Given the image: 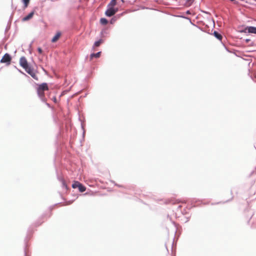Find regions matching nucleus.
I'll use <instances>...</instances> for the list:
<instances>
[{"mask_svg":"<svg viewBox=\"0 0 256 256\" xmlns=\"http://www.w3.org/2000/svg\"><path fill=\"white\" fill-rule=\"evenodd\" d=\"M20 66L24 69L26 72L30 74L34 79L38 80V78L34 72L32 68L29 66L27 60L24 56H22L20 59Z\"/></svg>","mask_w":256,"mask_h":256,"instance_id":"nucleus-1","label":"nucleus"},{"mask_svg":"<svg viewBox=\"0 0 256 256\" xmlns=\"http://www.w3.org/2000/svg\"><path fill=\"white\" fill-rule=\"evenodd\" d=\"M48 90V85L46 83L44 82L38 85L37 94L42 100L45 101L44 92Z\"/></svg>","mask_w":256,"mask_h":256,"instance_id":"nucleus-2","label":"nucleus"},{"mask_svg":"<svg viewBox=\"0 0 256 256\" xmlns=\"http://www.w3.org/2000/svg\"><path fill=\"white\" fill-rule=\"evenodd\" d=\"M12 60V58L8 54H6L2 56V58L0 60V62L2 63H6V65L8 66L10 64V62Z\"/></svg>","mask_w":256,"mask_h":256,"instance_id":"nucleus-3","label":"nucleus"},{"mask_svg":"<svg viewBox=\"0 0 256 256\" xmlns=\"http://www.w3.org/2000/svg\"><path fill=\"white\" fill-rule=\"evenodd\" d=\"M243 32L245 33H252L256 34V27L254 26H246L244 28Z\"/></svg>","mask_w":256,"mask_h":256,"instance_id":"nucleus-4","label":"nucleus"},{"mask_svg":"<svg viewBox=\"0 0 256 256\" xmlns=\"http://www.w3.org/2000/svg\"><path fill=\"white\" fill-rule=\"evenodd\" d=\"M117 12V10L114 9L113 8H110L106 12V15L108 16H114Z\"/></svg>","mask_w":256,"mask_h":256,"instance_id":"nucleus-5","label":"nucleus"},{"mask_svg":"<svg viewBox=\"0 0 256 256\" xmlns=\"http://www.w3.org/2000/svg\"><path fill=\"white\" fill-rule=\"evenodd\" d=\"M61 36V33L60 32H56V35L53 37V38L52 40V42H56L60 37Z\"/></svg>","mask_w":256,"mask_h":256,"instance_id":"nucleus-6","label":"nucleus"},{"mask_svg":"<svg viewBox=\"0 0 256 256\" xmlns=\"http://www.w3.org/2000/svg\"><path fill=\"white\" fill-rule=\"evenodd\" d=\"M34 12H30L27 16L24 17L22 18L23 21H26L30 19L34 16Z\"/></svg>","mask_w":256,"mask_h":256,"instance_id":"nucleus-7","label":"nucleus"},{"mask_svg":"<svg viewBox=\"0 0 256 256\" xmlns=\"http://www.w3.org/2000/svg\"><path fill=\"white\" fill-rule=\"evenodd\" d=\"M100 54H101V52H98L96 54H90V60H92V58H98L100 56Z\"/></svg>","mask_w":256,"mask_h":256,"instance_id":"nucleus-8","label":"nucleus"},{"mask_svg":"<svg viewBox=\"0 0 256 256\" xmlns=\"http://www.w3.org/2000/svg\"><path fill=\"white\" fill-rule=\"evenodd\" d=\"M214 36L220 40H222V36L216 31L214 32Z\"/></svg>","mask_w":256,"mask_h":256,"instance_id":"nucleus-9","label":"nucleus"},{"mask_svg":"<svg viewBox=\"0 0 256 256\" xmlns=\"http://www.w3.org/2000/svg\"><path fill=\"white\" fill-rule=\"evenodd\" d=\"M102 42L103 40H99L96 42L94 44V48L99 46Z\"/></svg>","mask_w":256,"mask_h":256,"instance_id":"nucleus-10","label":"nucleus"},{"mask_svg":"<svg viewBox=\"0 0 256 256\" xmlns=\"http://www.w3.org/2000/svg\"><path fill=\"white\" fill-rule=\"evenodd\" d=\"M78 188L80 192H84L86 190V188L83 186L82 184H80V186L78 187Z\"/></svg>","mask_w":256,"mask_h":256,"instance_id":"nucleus-11","label":"nucleus"},{"mask_svg":"<svg viewBox=\"0 0 256 256\" xmlns=\"http://www.w3.org/2000/svg\"><path fill=\"white\" fill-rule=\"evenodd\" d=\"M80 184V183L78 181H75L74 184H72V187L74 188H78V187Z\"/></svg>","mask_w":256,"mask_h":256,"instance_id":"nucleus-12","label":"nucleus"},{"mask_svg":"<svg viewBox=\"0 0 256 256\" xmlns=\"http://www.w3.org/2000/svg\"><path fill=\"white\" fill-rule=\"evenodd\" d=\"M100 22L102 24H106L108 22V20L105 18H102L100 20Z\"/></svg>","mask_w":256,"mask_h":256,"instance_id":"nucleus-13","label":"nucleus"},{"mask_svg":"<svg viewBox=\"0 0 256 256\" xmlns=\"http://www.w3.org/2000/svg\"><path fill=\"white\" fill-rule=\"evenodd\" d=\"M116 0H112L109 4V6H110V8H112L113 6L116 5Z\"/></svg>","mask_w":256,"mask_h":256,"instance_id":"nucleus-14","label":"nucleus"},{"mask_svg":"<svg viewBox=\"0 0 256 256\" xmlns=\"http://www.w3.org/2000/svg\"><path fill=\"white\" fill-rule=\"evenodd\" d=\"M22 2L24 4V7L26 8L28 6L29 4L30 0H22Z\"/></svg>","mask_w":256,"mask_h":256,"instance_id":"nucleus-15","label":"nucleus"},{"mask_svg":"<svg viewBox=\"0 0 256 256\" xmlns=\"http://www.w3.org/2000/svg\"><path fill=\"white\" fill-rule=\"evenodd\" d=\"M168 201H169L168 203H172V204H174L179 202L178 200H168Z\"/></svg>","mask_w":256,"mask_h":256,"instance_id":"nucleus-16","label":"nucleus"},{"mask_svg":"<svg viewBox=\"0 0 256 256\" xmlns=\"http://www.w3.org/2000/svg\"><path fill=\"white\" fill-rule=\"evenodd\" d=\"M187 1V2L188 3V4L189 5H190L192 4V2H194V0H186Z\"/></svg>","mask_w":256,"mask_h":256,"instance_id":"nucleus-17","label":"nucleus"},{"mask_svg":"<svg viewBox=\"0 0 256 256\" xmlns=\"http://www.w3.org/2000/svg\"><path fill=\"white\" fill-rule=\"evenodd\" d=\"M38 50L39 54H42V49L40 48H38Z\"/></svg>","mask_w":256,"mask_h":256,"instance_id":"nucleus-18","label":"nucleus"},{"mask_svg":"<svg viewBox=\"0 0 256 256\" xmlns=\"http://www.w3.org/2000/svg\"><path fill=\"white\" fill-rule=\"evenodd\" d=\"M54 102L56 103V97H54L53 98Z\"/></svg>","mask_w":256,"mask_h":256,"instance_id":"nucleus-19","label":"nucleus"},{"mask_svg":"<svg viewBox=\"0 0 256 256\" xmlns=\"http://www.w3.org/2000/svg\"><path fill=\"white\" fill-rule=\"evenodd\" d=\"M122 2H124V0H122Z\"/></svg>","mask_w":256,"mask_h":256,"instance_id":"nucleus-20","label":"nucleus"}]
</instances>
